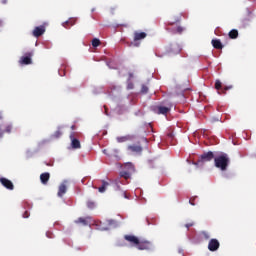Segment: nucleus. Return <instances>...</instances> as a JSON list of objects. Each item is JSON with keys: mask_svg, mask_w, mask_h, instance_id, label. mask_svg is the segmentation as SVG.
I'll list each match as a JSON object with an SVG mask.
<instances>
[{"mask_svg": "<svg viewBox=\"0 0 256 256\" xmlns=\"http://www.w3.org/2000/svg\"><path fill=\"white\" fill-rule=\"evenodd\" d=\"M229 163H231V159L227 153H221L214 158V165L217 169H220V171H227Z\"/></svg>", "mask_w": 256, "mask_h": 256, "instance_id": "nucleus-1", "label": "nucleus"}, {"mask_svg": "<svg viewBox=\"0 0 256 256\" xmlns=\"http://www.w3.org/2000/svg\"><path fill=\"white\" fill-rule=\"evenodd\" d=\"M181 51H183V47L177 42H172L165 47V55H179Z\"/></svg>", "mask_w": 256, "mask_h": 256, "instance_id": "nucleus-2", "label": "nucleus"}, {"mask_svg": "<svg viewBox=\"0 0 256 256\" xmlns=\"http://www.w3.org/2000/svg\"><path fill=\"white\" fill-rule=\"evenodd\" d=\"M215 159V154L211 151L204 152L200 158L198 159L196 165H201V163H207L209 161H213Z\"/></svg>", "mask_w": 256, "mask_h": 256, "instance_id": "nucleus-3", "label": "nucleus"}, {"mask_svg": "<svg viewBox=\"0 0 256 256\" xmlns=\"http://www.w3.org/2000/svg\"><path fill=\"white\" fill-rule=\"evenodd\" d=\"M136 248L139 249V251H151V249H153V242L149 240H139Z\"/></svg>", "mask_w": 256, "mask_h": 256, "instance_id": "nucleus-4", "label": "nucleus"}, {"mask_svg": "<svg viewBox=\"0 0 256 256\" xmlns=\"http://www.w3.org/2000/svg\"><path fill=\"white\" fill-rule=\"evenodd\" d=\"M215 89L217 91H220L221 95H226L227 91H229V89H233V86H226L223 88V83H221V80H216Z\"/></svg>", "mask_w": 256, "mask_h": 256, "instance_id": "nucleus-5", "label": "nucleus"}, {"mask_svg": "<svg viewBox=\"0 0 256 256\" xmlns=\"http://www.w3.org/2000/svg\"><path fill=\"white\" fill-rule=\"evenodd\" d=\"M77 133L75 132H71L70 133V141H71V147L73 149H81V141H79V139H77L76 137Z\"/></svg>", "mask_w": 256, "mask_h": 256, "instance_id": "nucleus-6", "label": "nucleus"}, {"mask_svg": "<svg viewBox=\"0 0 256 256\" xmlns=\"http://www.w3.org/2000/svg\"><path fill=\"white\" fill-rule=\"evenodd\" d=\"M31 57H33V52L26 53L25 56L21 57L19 61L20 65H31V63H33Z\"/></svg>", "mask_w": 256, "mask_h": 256, "instance_id": "nucleus-7", "label": "nucleus"}, {"mask_svg": "<svg viewBox=\"0 0 256 256\" xmlns=\"http://www.w3.org/2000/svg\"><path fill=\"white\" fill-rule=\"evenodd\" d=\"M127 151H129V153H135L136 155H141V153H143V147H141V145L132 144L127 147Z\"/></svg>", "mask_w": 256, "mask_h": 256, "instance_id": "nucleus-8", "label": "nucleus"}, {"mask_svg": "<svg viewBox=\"0 0 256 256\" xmlns=\"http://www.w3.org/2000/svg\"><path fill=\"white\" fill-rule=\"evenodd\" d=\"M173 107V104L169 103L167 104V106H157V113L158 115H167V113H169V111H171Z\"/></svg>", "mask_w": 256, "mask_h": 256, "instance_id": "nucleus-9", "label": "nucleus"}, {"mask_svg": "<svg viewBox=\"0 0 256 256\" xmlns=\"http://www.w3.org/2000/svg\"><path fill=\"white\" fill-rule=\"evenodd\" d=\"M0 183L5 187V189H8L9 191H13L15 189V185H13V182L7 178H0Z\"/></svg>", "mask_w": 256, "mask_h": 256, "instance_id": "nucleus-10", "label": "nucleus"}, {"mask_svg": "<svg viewBox=\"0 0 256 256\" xmlns=\"http://www.w3.org/2000/svg\"><path fill=\"white\" fill-rule=\"evenodd\" d=\"M221 247V244L219 243V240L213 238L208 243V249L209 251H217Z\"/></svg>", "mask_w": 256, "mask_h": 256, "instance_id": "nucleus-11", "label": "nucleus"}, {"mask_svg": "<svg viewBox=\"0 0 256 256\" xmlns=\"http://www.w3.org/2000/svg\"><path fill=\"white\" fill-rule=\"evenodd\" d=\"M125 241L130 243V245H133L134 247H137L139 243V239L135 235H124Z\"/></svg>", "mask_w": 256, "mask_h": 256, "instance_id": "nucleus-12", "label": "nucleus"}, {"mask_svg": "<svg viewBox=\"0 0 256 256\" xmlns=\"http://www.w3.org/2000/svg\"><path fill=\"white\" fill-rule=\"evenodd\" d=\"M45 33V26H37L34 28L32 35L34 37H41Z\"/></svg>", "mask_w": 256, "mask_h": 256, "instance_id": "nucleus-13", "label": "nucleus"}, {"mask_svg": "<svg viewBox=\"0 0 256 256\" xmlns=\"http://www.w3.org/2000/svg\"><path fill=\"white\" fill-rule=\"evenodd\" d=\"M167 31H170V33H173L174 35H181V33L185 31V28H183V26H177L176 28L170 27L167 28Z\"/></svg>", "mask_w": 256, "mask_h": 256, "instance_id": "nucleus-14", "label": "nucleus"}, {"mask_svg": "<svg viewBox=\"0 0 256 256\" xmlns=\"http://www.w3.org/2000/svg\"><path fill=\"white\" fill-rule=\"evenodd\" d=\"M49 179H51V174H49V172H45L40 175L42 185H47V183H49Z\"/></svg>", "mask_w": 256, "mask_h": 256, "instance_id": "nucleus-15", "label": "nucleus"}, {"mask_svg": "<svg viewBox=\"0 0 256 256\" xmlns=\"http://www.w3.org/2000/svg\"><path fill=\"white\" fill-rule=\"evenodd\" d=\"M177 23H181V14L173 16L168 22V27H173V25H176Z\"/></svg>", "mask_w": 256, "mask_h": 256, "instance_id": "nucleus-16", "label": "nucleus"}, {"mask_svg": "<svg viewBox=\"0 0 256 256\" xmlns=\"http://www.w3.org/2000/svg\"><path fill=\"white\" fill-rule=\"evenodd\" d=\"M147 37V33L145 32H134V42L137 43V41H142V39H145Z\"/></svg>", "mask_w": 256, "mask_h": 256, "instance_id": "nucleus-17", "label": "nucleus"}, {"mask_svg": "<svg viewBox=\"0 0 256 256\" xmlns=\"http://www.w3.org/2000/svg\"><path fill=\"white\" fill-rule=\"evenodd\" d=\"M212 46L214 49H223V44L221 43V40L219 39H213L211 41Z\"/></svg>", "mask_w": 256, "mask_h": 256, "instance_id": "nucleus-18", "label": "nucleus"}, {"mask_svg": "<svg viewBox=\"0 0 256 256\" xmlns=\"http://www.w3.org/2000/svg\"><path fill=\"white\" fill-rule=\"evenodd\" d=\"M124 169H125V171H128L129 173H135V166L131 162L124 164Z\"/></svg>", "mask_w": 256, "mask_h": 256, "instance_id": "nucleus-19", "label": "nucleus"}, {"mask_svg": "<svg viewBox=\"0 0 256 256\" xmlns=\"http://www.w3.org/2000/svg\"><path fill=\"white\" fill-rule=\"evenodd\" d=\"M67 193V186L65 184H61L58 188V197H62Z\"/></svg>", "mask_w": 256, "mask_h": 256, "instance_id": "nucleus-20", "label": "nucleus"}, {"mask_svg": "<svg viewBox=\"0 0 256 256\" xmlns=\"http://www.w3.org/2000/svg\"><path fill=\"white\" fill-rule=\"evenodd\" d=\"M74 223H76V225H83L84 227H87V225H89V222H87V219L85 218H78L74 221Z\"/></svg>", "mask_w": 256, "mask_h": 256, "instance_id": "nucleus-21", "label": "nucleus"}, {"mask_svg": "<svg viewBox=\"0 0 256 256\" xmlns=\"http://www.w3.org/2000/svg\"><path fill=\"white\" fill-rule=\"evenodd\" d=\"M107 187H109V182L103 180L102 186L98 188L99 193H105V191L107 190Z\"/></svg>", "mask_w": 256, "mask_h": 256, "instance_id": "nucleus-22", "label": "nucleus"}, {"mask_svg": "<svg viewBox=\"0 0 256 256\" xmlns=\"http://www.w3.org/2000/svg\"><path fill=\"white\" fill-rule=\"evenodd\" d=\"M75 23H76L75 19H70L63 23V27H65V29H69V27H73V25H75Z\"/></svg>", "mask_w": 256, "mask_h": 256, "instance_id": "nucleus-23", "label": "nucleus"}, {"mask_svg": "<svg viewBox=\"0 0 256 256\" xmlns=\"http://www.w3.org/2000/svg\"><path fill=\"white\" fill-rule=\"evenodd\" d=\"M228 36L230 39H237V37H239V31L233 29L229 32Z\"/></svg>", "mask_w": 256, "mask_h": 256, "instance_id": "nucleus-24", "label": "nucleus"}, {"mask_svg": "<svg viewBox=\"0 0 256 256\" xmlns=\"http://www.w3.org/2000/svg\"><path fill=\"white\" fill-rule=\"evenodd\" d=\"M120 177H123V179H125L127 181V179L131 178V172H129L127 170H123L120 172Z\"/></svg>", "mask_w": 256, "mask_h": 256, "instance_id": "nucleus-25", "label": "nucleus"}, {"mask_svg": "<svg viewBox=\"0 0 256 256\" xmlns=\"http://www.w3.org/2000/svg\"><path fill=\"white\" fill-rule=\"evenodd\" d=\"M130 137L129 136H120L116 138V141L118 143H125L127 141H129Z\"/></svg>", "mask_w": 256, "mask_h": 256, "instance_id": "nucleus-26", "label": "nucleus"}, {"mask_svg": "<svg viewBox=\"0 0 256 256\" xmlns=\"http://www.w3.org/2000/svg\"><path fill=\"white\" fill-rule=\"evenodd\" d=\"M99 45H101V40L94 38L92 40V47H99Z\"/></svg>", "mask_w": 256, "mask_h": 256, "instance_id": "nucleus-27", "label": "nucleus"}, {"mask_svg": "<svg viewBox=\"0 0 256 256\" xmlns=\"http://www.w3.org/2000/svg\"><path fill=\"white\" fill-rule=\"evenodd\" d=\"M87 207H88V209H95V207H96L95 202L89 200L87 202Z\"/></svg>", "mask_w": 256, "mask_h": 256, "instance_id": "nucleus-28", "label": "nucleus"}, {"mask_svg": "<svg viewBox=\"0 0 256 256\" xmlns=\"http://www.w3.org/2000/svg\"><path fill=\"white\" fill-rule=\"evenodd\" d=\"M108 225L110 227H117V221H115V220H108Z\"/></svg>", "mask_w": 256, "mask_h": 256, "instance_id": "nucleus-29", "label": "nucleus"}, {"mask_svg": "<svg viewBox=\"0 0 256 256\" xmlns=\"http://www.w3.org/2000/svg\"><path fill=\"white\" fill-rule=\"evenodd\" d=\"M141 93H149V87H147V85H142Z\"/></svg>", "mask_w": 256, "mask_h": 256, "instance_id": "nucleus-30", "label": "nucleus"}, {"mask_svg": "<svg viewBox=\"0 0 256 256\" xmlns=\"http://www.w3.org/2000/svg\"><path fill=\"white\" fill-rule=\"evenodd\" d=\"M23 218H24V219H29V211H25V212L23 213Z\"/></svg>", "mask_w": 256, "mask_h": 256, "instance_id": "nucleus-31", "label": "nucleus"}, {"mask_svg": "<svg viewBox=\"0 0 256 256\" xmlns=\"http://www.w3.org/2000/svg\"><path fill=\"white\" fill-rule=\"evenodd\" d=\"M190 205L195 206V197L189 200Z\"/></svg>", "mask_w": 256, "mask_h": 256, "instance_id": "nucleus-32", "label": "nucleus"}, {"mask_svg": "<svg viewBox=\"0 0 256 256\" xmlns=\"http://www.w3.org/2000/svg\"><path fill=\"white\" fill-rule=\"evenodd\" d=\"M127 89H133V83H128V85H127Z\"/></svg>", "mask_w": 256, "mask_h": 256, "instance_id": "nucleus-33", "label": "nucleus"}, {"mask_svg": "<svg viewBox=\"0 0 256 256\" xmlns=\"http://www.w3.org/2000/svg\"><path fill=\"white\" fill-rule=\"evenodd\" d=\"M193 223H187L186 225H185V227L187 228V229H189V227H193Z\"/></svg>", "mask_w": 256, "mask_h": 256, "instance_id": "nucleus-34", "label": "nucleus"}, {"mask_svg": "<svg viewBox=\"0 0 256 256\" xmlns=\"http://www.w3.org/2000/svg\"><path fill=\"white\" fill-rule=\"evenodd\" d=\"M122 195H123V197H124L125 199H129V197L127 196V193L124 192Z\"/></svg>", "mask_w": 256, "mask_h": 256, "instance_id": "nucleus-35", "label": "nucleus"}, {"mask_svg": "<svg viewBox=\"0 0 256 256\" xmlns=\"http://www.w3.org/2000/svg\"><path fill=\"white\" fill-rule=\"evenodd\" d=\"M46 236L49 237V239L52 238L51 233H49V232L46 233Z\"/></svg>", "mask_w": 256, "mask_h": 256, "instance_id": "nucleus-36", "label": "nucleus"}, {"mask_svg": "<svg viewBox=\"0 0 256 256\" xmlns=\"http://www.w3.org/2000/svg\"><path fill=\"white\" fill-rule=\"evenodd\" d=\"M134 46H135V47H139V43H135Z\"/></svg>", "mask_w": 256, "mask_h": 256, "instance_id": "nucleus-37", "label": "nucleus"}, {"mask_svg": "<svg viewBox=\"0 0 256 256\" xmlns=\"http://www.w3.org/2000/svg\"><path fill=\"white\" fill-rule=\"evenodd\" d=\"M71 129H72V130H75V125L71 126Z\"/></svg>", "mask_w": 256, "mask_h": 256, "instance_id": "nucleus-38", "label": "nucleus"}, {"mask_svg": "<svg viewBox=\"0 0 256 256\" xmlns=\"http://www.w3.org/2000/svg\"><path fill=\"white\" fill-rule=\"evenodd\" d=\"M57 135H61V132H56Z\"/></svg>", "mask_w": 256, "mask_h": 256, "instance_id": "nucleus-39", "label": "nucleus"}, {"mask_svg": "<svg viewBox=\"0 0 256 256\" xmlns=\"http://www.w3.org/2000/svg\"><path fill=\"white\" fill-rule=\"evenodd\" d=\"M1 25H2V22L0 21V27H1Z\"/></svg>", "mask_w": 256, "mask_h": 256, "instance_id": "nucleus-40", "label": "nucleus"}]
</instances>
